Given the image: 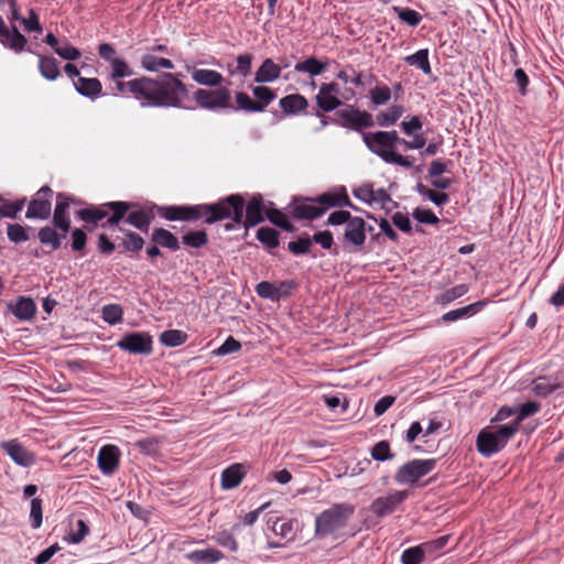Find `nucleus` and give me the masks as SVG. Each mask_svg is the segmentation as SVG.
Masks as SVG:
<instances>
[{
    "mask_svg": "<svg viewBox=\"0 0 564 564\" xmlns=\"http://www.w3.org/2000/svg\"><path fill=\"white\" fill-rule=\"evenodd\" d=\"M133 70L123 58L110 63L109 77L115 82L113 95L132 96L142 107L182 108L188 98L186 85L173 73H162L156 78L142 76L127 82Z\"/></svg>",
    "mask_w": 564,
    "mask_h": 564,
    "instance_id": "1",
    "label": "nucleus"
},
{
    "mask_svg": "<svg viewBox=\"0 0 564 564\" xmlns=\"http://www.w3.org/2000/svg\"><path fill=\"white\" fill-rule=\"evenodd\" d=\"M243 206V196L231 194L212 204L164 207L162 216L167 220L196 221L204 219L208 225L223 220H232L235 224H240Z\"/></svg>",
    "mask_w": 564,
    "mask_h": 564,
    "instance_id": "2",
    "label": "nucleus"
},
{
    "mask_svg": "<svg viewBox=\"0 0 564 564\" xmlns=\"http://www.w3.org/2000/svg\"><path fill=\"white\" fill-rule=\"evenodd\" d=\"M326 225L344 226L343 232L338 236L343 247L349 251H360L367 239L366 221L350 212L339 209L329 214Z\"/></svg>",
    "mask_w": 564,
    "mask_h": 564,
    "instance_id": "3",
    "label": "nucleus"
},
{
    "mask_svg": "<svg viewBox=\"0 0 564 564\" xmlns=\"http://www.w3.org/2000/svg\"><path fill=\"white\" fill-rule=\"evenodd\" d=\"M106 206H108L112 214L105 223H101L104 228L118 226L122 219H126V223L129 225L140 231L148 232L154 218L151 208L139 207L135 203L117 200L106 203Z\"/></svg>",
    "mask_w": 564,
    "mask_h": 564,
    "instance_id": "4",
    "label": "nucleus"
},
{
    "mask_svg": "<svg viewBox=\"0 0 564 564\" xmlns=\"http://www.w3.org/2000/svg\"><path fill=\"white\" fill-rule=\"evenodd\" d=\"M356 508L349 502L335 503L322 511L315 519V535L327 538L337 534L348 525Z\"/></svg>",
    "mask_w": 564,
    "mask_h": 564,
    "instance_id": "5",
    "label": "nucleus"
},
{
    "mask_svg": "<svg viewBox=\"0 0 564 564\" xmlns=\"http://www.w3.org/2000/svg\"><path fill=\"white\" fill-rule=\"evenodd\" d=\"M394 130L362 132V141L366 147L381 158L386 163L410 167L412 161L408 156H403L393 148Z\"/></svg>",
    "mask_w": 564,
    "mask_h": 564,
    "instance_id": "6",
    "label": "nucleus"
},
{
    "mask_svg": "<svg viewBox=\"0 0 564 564\" xmlns=\"http://www.w3.org/2000/svg\"><path fill=\"white\" fill-rule=\"evenodd\" d=\"M516 433L517 427L509 423L498 426L496 431L482 430L477 436V449L489 457L500 452Z\"/></svg>",
    "mask_w": 564,
    "mask_h": 564,
    "instance_id": "7",
    "label": "nucleus"
},
{
    "mask_svg": "<svg viewBox=\"0 0 564 564\" xmlns=\"http://www.w3.org/2000/svg\"><path fill=\"white\" fill-rule=\"evenodd\" d=\"M332 122L354 131L364 132L365 129L372 128L375 126L373 117L366 110H360L352 105H345L338 109L335 113V118Z\"/></svg>",
    "mask_w": 564,
    "mask_h": 564,
    "instance_id": "8",
    "label": "nucleus"
},
{
    "mask_svg": "<svg viewBox=\"0 0 564 564\" xmlns=\"http://www.w3.org/2000/svg\"><path fill=\"white\" fill-rule=\"evenodd\" d=\"M437 460L412 459L400 466L394 475V480L400 485H416L421 478L430 474L436 467Z\"/></svg>",
    "mask_w": 564,
    "mask_h": 564,
    "instance_id": "9",
    "label": "nucleus"
},
{
    "mask_svg": "<svg viewBox=\"0 0 564 564\" xmlns=\"http://www.w3.org/2000/svg\"><path fill=\"white\" fill-rule=\"evenodd\" d=\"M193 98L198 107L207 110L231 109V91L227 87L216 89L198 88Z\"/></svg>",
    "mask_w": 564,
    "mask_h": 564,
    "instance_id": "10",
    "label": "nucleus"
},
{
    "mask_svg": "<svg viewBox=\"0 0 564 564\" xmlns=\"http://www.w3.org/2000/svg\"><path fill=\"white\" fill-rule=\"evenodd\" d=\"M117 346L133 355H150L153 350L152 336L145 332H133L126 334Z\"/></svg>",
    "mask_w": 564,
    "mask_h": 564,
    "instance_id": "11",
    "label": "nucleus"
},
{
    "mask_svg": "<svg viewBox=\"0 0 564 564\" xmlns=\"http://www.w3.org/2000/svg\"><path fill=\"white\" fill-rule=\"evenodd\" d=\"M268 525L276 536H280L285 541L284 543L274 541L268 542L269 549L282 547L286 543L294 541L296 538L299 528V522L296 519H284L276 517L273 520V518H269Z\"/></svg>",
    "mask_w": 564,
    "mask_h": 564,
    "instance_id": "12",
    "label": "nucleus"
},
{
    "mask_svg": "<svg viewBox=\"0 0 564 564\" xmlns=\"http://www.w3.org/2000/svg\"><path fill=\"white\" fill-rule=\"evenodd\" d=\"M263 221V199L261 195L253 196L247 204L245 203L242 220L239 225H243L245 228L254 227ZM237 224L231 220V224H227L225 227L227 230L235 228Z\"/></svg>",
    "mask_w": 564,
    "mask_h": 564,
    "instance_id": "13",
    "label": "nucleus"
},
{
    "mask_svg": "<svg viewBox=\"0 0 564 564\" xmlns=\"http://www.w3.org/2000/svg\"><path fill=\"white\" fill-rule=\"evenodd\" d=\"M313 203H317L321 207H325V212L328 208H341L350 207L357 210V207L351 203L347 189L345 186H340L334 191H328L317 195L311 199Z\"/></svg>",
    "mask_w": 564,
    "mask_h": 564,
    "instance_id": "14",
    "label": "nucleus"
},
{
    "mask_svg": "<svg viewBox=\"0 0 564 564\" xmlns=\"http://www.w3.org/2000/svg\"><path fill=\"white\" fill-rule=\"evenodd\" d=\"M408 491L397 490L389 496L379 497L371 502L370 510L373 514L380 518L391 514L408 498Z\"/></svg>",
    "mask_w": 564,
    "mask_h": 564,
    "instance_id": "15",
    "label": "nucleus"
},
{
    "mask_svg": "<svg viewBox=\"0 0 564 564\" xmlns=\"http://www.w3.org/2000/svg\"><path fill=\"white\" fill-rule=\"evenodd\" d=\"M0 43L15 53H21L24 51L28 40L13 23L11 28H8L0 15Z\"/></svg>",
    "mask_w": 564,
    "mask_h": 564,
    "instance_id": "16",
    "label": "nucleus"
},
{
    "mask_svg": "<svg viewBox=\"0 0 564 564\" xmlns=\"http://www.w3.org/2000/svg\"><path fill=\"white\" fill-rule=\"evenodd\" d=\"M120 456L121 453L118 446L112 444L104 445L97 456L100 471L107 476L115 474L119 468Z\"/></svg>",
    "mask_w": 564,
    "mask_h": 564,
    "instance_id": "17",
    "label": "nucleus"
},
{
    "mask_svg": "<svg viewBox=\"0 0 564 564\" xmlns=\"http://www.w3.org/2000/svg\"><path fill=\"white\" fill-rule=\"evenodd\" d=\"M1 447L17 465L29 467L35 463L34 454L26 449L17 440L3 442Z\"/></svg>",
    "mask_w": 564,
    "mask_h": 564,
    "instance_id": "18",
    "label": "nucleus"
},
{
    "mask_svg": "<svg viewBox=\"0 0 564 564\" xmlns=\"http://www.w3.org/2000/svg\"><path fill=\"white\" fill-rule=\"evenodd\" d=\"M47 194H52V191L47 187H43L37 192V197L29 204L25 215L28 218L45 219L50 216L51 202L45 198Z\"/></svg>",
    "mask_w": 564,
    "mask_h": 564,
    "instance_id": "19",
    "label": "nucleus"
},
{
    "mask_svg": "<svg viewBox=\"0 0 564 564\" xmlns=\"http://www.w3.org/2000/svg\"><path fill=\"white\" fill-rule=\"evenodd\" d=\"M312 198H304L296 202L292 207V216L296 219L313 220L325 214V207H321L317 203H313Z\"/></svg>",
    "mask_w": 564,
    "mask_h": 564,
    "instance_id": "20",
    "label": "nucleus"
},
{
    "mask_svg": "<svg viewBox=\"0 0 564 564\" xmlns=\"http://www.w3.org/2000/svg\"><path fill=\"white\" fill-rule=\"evenodd\" d=\"M186 70L191 74L194 82L203 86L218 87L224 82L223 75L213 69L196 68L187 65Z\"/></svg>",
    "mask_w": 564,
    "mask_h": 564,
    "instance_id": "21",
    "label": "nucleus"
},
{
    "mask_svg": "<svg viewBox=\"0 0 564 564\" xmlns=\"http://www.w3.org/2000/svg\"><path fill=\"white\" fill-rule=\"evenodd\" d=\"M246 476L245 467L241 464H232L221 473V488L232 489L238 487Z\"/></svg>",
    "mask_w": 564,
    "mask_h": 564,
    "instance_id": "22",
    "label": "nucleus"
},
{
    "mask_svg": "<svg viewBox=\"0 0 564 564\" xmlns=\"http://www.w3.org/2000/svg\"><path fill=\"white\" fill-rule=\"evenodd\" d=\"M279 105L285 115H297L307 108L308 101L303 95L291 94L281 98Z\"/></svg>",
    "mask_w": 564,
    "mask_h": 564,
    "instance_id": "23",
    "label": "nucleus"
},
{
    "mask_svg": "<svg viewBox=\"0 0 564 564\" xmlns=\"http://www.w3.org/2000/svg\"><path fill=\"white\" fill-rule=\"evenodd\" d=\"M282 68L271 58H265L254 74L256 83H272L281 75Z\"/></svg>",
    "mask_w": 564,
    "mask_h": 564,
    "instance_id": "24",
    "label": "nucleus"
},
{
    "mask_svg": "<svg viewBox=\"0 0 564 564\" xmlns=\"http://www.w3.org/2000/svg\"><path fill=\"white\" fill-rule=\"evenodd\" d=\"M484 305H485V302H481V301L475 302L469 305H466V306H463V307H459V308H456V310H453V311H449V312L443 314L441 319L444 323H452V322H456L462 318L470 317V316L475 315L476 313H478L484 307Z\"/></svg>",
    "mask_w": 564,
    "mask_h": 564,
    "instance_id": "25",
    "label": "nucleus"
},
{
    "mask_svg": "<svg viewBox=\"0 0 564 564\" xmlns=\"http://www.w3.org/2000/svg\"><path fill=\"white\" fill-rule=\"evenodd\" d=\"M74 86L80 95L91 99L98 97L102 90V85L98 78L78 77V79L74 82Z\"/></svg>",
    "mask_w": 564,
    "mask_h": 564,
    "instance_id": "26",
    "label": "nucleus"
},
{
    "mask_svg": "<svg viewBox=\"0 0 564 564\" xmlns=\"http://www.w3.org/2000/svg\"><path fill=\"white\" fill-rule=\"evenodd\" d=\"M151 240L153 243L160 247L167 248L172 251L180 249V242L175 235L164 228H155L151 234Z\"/></svg>",
    "mask_w": 564,
    "mask_h": 564,
    "instance_id": "27",
    "label": "nucleus"
},
{
    "mask_svg": "<svg viewBox=\"0 0 564 564\" xmlns=\"http://www.w3.org/2000/svg\"><path fill=\"white\" fill-rule=\"evenodd\" d=\"M225 557L217 549L195 550L186 554V558L194 563L214 564Z\"/></svg>",
    "mask_w": 564,
    "mask_h": 564,
    "instance_id": "28",
    "label": "nucleus"
},
{
    "mask_svg": "<svg viewBox=\"0 0 564 564\" xmlns=\"http://www.w3.org/2000/svg\"><path fill=\"white\" fill-rule=\"evenodd\" d=\"M315 100L317 107L324 112H330L336 109L338 110V108L343 106L341 98L333 96L322 85L319 86L318 94L315 96Z\"/></svg>",
    "mask_w": 564,
    "mask_h": 564,
    "instance_id": "29",
    "label": "nucleus"
},
{
    "mask_svg": "<svg viewBox=\"0 0 564 564\" xmlns=\"http://www.w3.org/2000/svg\"><path fill=\"white\" fill-rule=\"evenodd\" d=\"M68 206V202L64 200L62 195H58V200L55 206L53 215V223L57 228H59L64 232V235L70 228V220L67 214Z\"/></svg>",
    "mask_w": 564,
    "mask_h": 564,
    "instance_id": "30",
    "label": "nucleus"
},
{
    "mask_svg": "<svg viewBox=\"0 0 564 564\" xmlns=\"http://www.w3.org/2000/svg\"><path fill=\"white\" fill-rule=\"evenodd\" d=\"M12 313L21 321H30L36 313V305L31 297L20 296L12 308Z\"/></svg>",
    "mask_w": 564,
    "mask_h": 564,
    "instance_id": "31",
    "label": "nucleus"
},
{
    "mask_svg": "<svg viewBox=\"0 0 564 564\" xmlns=\"http://www.w3.org/2000/svg\"><path fill=\"white\" fill-rule=\"evenodd\" d=\"M39 72L47 80H56L61 76L58 62L52 56L39 55Z\"/></svg>",
    "mask_w": 564,
    "mask_h": 564,
    "instance_id": "32",
    "label": "nucleus"
},
{
    "mask_svg": "<svg viewBox=\"0 0 564 564\" xmlns=\"http://www.w3.org/2000/svg\"><path fill=\"white\" fill-rule=\"evenodd\" d=\"M141 66L149 72H158L161 68L173 69L174 64L171 59L158 57L152 53H147L141 57Z\"/></svg>",
    "mask_w": 564,
    "mask_h": 564,
    "instance_id": "33",
    "label": "nucleus"
},
{
    "mask_svg": "<svg viewBox=\"0 0 564 564\" xmlns=\"http://www.w3.org/2000/svg\"><path fill=\"white\" fill-rule=\"evenodd\" d=\"M109 210L108 206L104 204L99 207L83 208L78 210L77 215L87 224L98 225L99 221L108 216Z\"/></svg>",
    "mask_w": 564,
    "mask_h": 564,
    "instance_id": "34",
    "label": "nucleus"
},
{
    "mask_svg": "<svg viewBox=\"0 0 564 564\" xmlns=\"http://www.w3.org/2000/svg\"><path fill=\"white\" fill-rule=\"evenodd\" d=\"M123 232L120 246L127 252H139L144 246V239L137 232L119 228Z\"/></svg>",
    "mask_w": 564,
    "mask_h": 564,
    "instance_id": "35",
    "label": "nucleus"
},
{
    "mask_svg": "<svg viewBox=\"0 0 564 564\" xmlns=\"http://www.w3.org/2000/svg\"><path fill=\"white\" fill-rule=\"evenodd\" d=\"M327 62H321L315 57H308L303 62L295 64L294 69L299 73H308L311 76H317L325 72Z\"/></svg>",
    "mask_w": 564,
    "mask_h": 564,
    "instance_id": "36",
    "label": "nucleus"
},
{
    "mask_svg": "<svg viewBox=\"0 0 564 564\" xmlns=\"http://www.w3.org/2000/svg\"><path fill=\"white\" fill-rule=\"evenodd\" d=\"M406 64L421 69L424 74L430 75L432 69L429 62V51L426 48L419 50L412 55L404 57Z\"/></svg>",
    "mask_w": 564,
    "mask_h": 564,
    "instance_id": "37",
    "label": "nucleus"
},
{
    "mask_svg": "<svg viewBox=\"0 0 564 564\" xmlns=\"http://www.w3.org/2000/svg\"><path fill=\"white\" fill-rule=\"evenodd\" d=\"M541 409V404L539 402H535V401H529V402H525L523 404H521L518 409H517V417L510 422L509 424L510 425H514L517 427V432L519 431V427H520V424L521 422L531 416V415H534L535 413H538Z\"/></svg>",
    "mask_w": 564,
    "mask_h": 564,
    "instance_id": "38",
    "label": "nucleus"
},
{
    "mask_svg": "<svg viewBox=\"0 0 564 564\" xmlns=\"http://www.w3.org/2000/svg\"><path fill=\"white\" fill-rule=\"evenodd\" d=\"M403 115L402 106H391L386 111H381L377 115V123L380 127H389L394 124Z\"/></svg>",
    "mask_w": 564,
    "mask_h": 564,
    "instance_id": "39",
    "label": "nucleus"
},
{
    "mask_svg": "<svg viewBox=\"0 0 564 564\" xmlns=\"http://www.w3.org/2000/svg\"><path fill=\"white\" fill-rule=\"evenodd\" d=\"M256 98L254 102L261 107V112L275 99V93L267 86H256L252 88Z\"/></svg>",
    "mask_w": 564,
    "mask_h": 564,
    "instance_id": "40",
    "label": "nucleus"
},
{
    "mask_svg": "<svg viewBox=\"0 0 564 564\" xmlns=\"http://www.w3.org/2000/svg\"><path fill=\"white\" fill-rule=\"evenodd\" d=\"M187 340V334L180 329H169L161 334L160 341L167 347H177Z\"/></svg>",
    "mask_w": 564,
    "mask_h": 564,
    "instance_id": "41",
    "label": "nucleus"
},
{
    "mask_svg": "<svg viewBox=\"0 0 564 564\" xmlns=\"http://www.w3.org/2000/svg\"><path fill=\"white\" fill-rule=\"evenodd\" d=\"M425 552L423 544L409 547L403 551L401 562L402 564H421L425 558Z\"/></svg>",
    "mask_w": 564,
    "mask_h": 564,
    "instance_id": "42",
    "label": "nucleus"
},
{
    "mask_svg": "<svg viewBox=\"0 0 564 564\" xmlns=\"http://www.w3.org/2000/svg\"><path fill=\"white\" fill-rule=\"evenodd\" d=\"M468 285L467 284H458L451 289H447L445 292H443L438 297L437 302L442 305H446L452 303L453 301L462 297L468 292Z\"/></svg>",
    "mask_w": 564,
    "mask_h": 564,
    "instance_id": "43",
    "label": "nucleus"
},
{
    "mask_svg": "<svg viewBox=\"0 0 564 564\" xmlns=\"http://www.w3.org/2000/svg\"><path fill=\"white\" fill-rule=\"evenodd\" d=\"M416 188L422 196L429 198L437 206H442L448 202V195L444 192L432 189L422 183H417Z\"/></svg>",
    "mask_w": 564,
    "mask_h": 564,
    "instance_id": "44",
    "label": "nucleus"
},
{
    "mask_svg": "<svg viewBox=\"0 0 564 564\" xmlns=\"http://www.w3.org/2000/svg\"><path fill=\"white\" fill-rule=\"evenodd\" d=\"M257 238L270 249L279 246V231L271 227L259 228L257 231Z\"/></svg>",
    "mask_w": 564,
    "mask_h": 564,
    "instance_id": "45",
    "label": "nucleus"
},
{
    "mask_svg": "<svg viewBox=\"0 0 564 564\" xmlns=\"http://www.w3.org/2000/svg\"><path fill=\"white\" fill-rule=\"evenodd\" d=\"M101 316L106 323L116 325L122 321L123 310L119 304H107L102 307Z\"/></svg>",
    "mask_w": 564,
    "mask_h": 564,
    "instance_id": "46",
    "label": "nucleus"
},
{
    "mask_svg": "<svg viewBox=\"0 0 564 564\" xmlns=\"http://www.w3.org/2000/svg\"><path fill=\"white\" fill-rule=\"evenodd\" d=\"M39 239L43 245H50L53 250L61 247V237L52 227H43L39 231Z\"/></svg>",
    "mask_w": 564,
    "mask_h": 564,
    "instance_id": "47",
    "label": "nucleus"
},
{
    "mask_svg": "<svg viewBox=\"0 0 564 564\" xmlns=\"http://www.w3.org/2000/svg\"><path fill=\"white\" fill-rule=\"evenodd\" d=\"M208 242V236L204 230L189 231L183 236V243L192 248H202Z\"/></svg>",
    "mask_w": 564,
    "mask_h": 564,
    "instance_id": "48",
    "label": "nucleus"
},
{
    "mask_svg": "<svg viewBox=\"0 0 564 564\" xmlns=\"http://www.w3.org/2000/svg\"><path fill=\"white\" fill-rule=\"evenodd\" d=\"M251 54H241L237 57V66L232 68L230 65L228 66V70L231 75L239 74L243 77L248 76L251 70Z\"/></svg>",
    "mask_w": 564,
    "mask_h": 564,
    "instance_id": "49",
    "label": "nucleus"
},
{
    "mask_svg": "<svg viewBox=\"0 0 564 564\" xmlns=\"http://www.w3.org/2000/svg\"><path fill=\"white\" fill-rule=\"evenodd\" d=\"M370 99L375 106L386 105L391 99V89L388 86H376L370 90Z\"/></svg>",
    "mask_w": 564,
    "mask_h": 564,
    "instance_id": "50",
    "label": "nucleus"
},
{
    "mask_svg": "<svg viewBox=\"0 0 564 564\" xmlns=\"http://www.w3.org/2000/svg\"><path fill=\"white\" fill-rule=\"evenodd\" d=\"M134 448H137L141 454L144 455H153L159 449V441L155 437H144L138 440L133 443Z\"/></svg>",
    "mask_w": 564,
    "mask_h": 564,
    "instance_id": "51",
    "label": "nucleus"
},
{
    "mask_svg": "<svg viewBox=\"0 0 564 564\" xmlns=\"http://www.w3.org/2000/svg\"><path fill=\"white\" fill-rule=\"evenodd\" d=\"M237 108L247 112H261V107L250 98L246 93L239 91L236 94Z\"/></svg>",
    "mask_w": 564,
    "mask_h": 564,
    "instance_id": "52",
    "label": "nucleus"
},
{
    "mask_svg": "<svg viewBox=\"0 0 564 564\" xmlns=\"http://www.w3.org/2000/svg\"><path fill=\"white\" fill-rule=\"evenodd\" d=\"M214 541L223 547L229 549L231 552H237L239 544L237 539L228 531L218 532L213 536Z\"/></svg>",
    "mask_w": 564,
    "mask_h": 564,
    "instance_id": "53",
    "label": "nucleus"
},
{
    "mask_svg": "<svg viewBox=\"0 0 564 564\" xmlns=\"http://www.w3.org/2000/svg\"><path fill=\"white\" fill-rule=\"evenodd\" d=\"M311 246H312L311 237L305 235L303 237H300L295 241H290L288 245V249L293 254L299 256V254L307 253L311 249Z\"/></svg>",
    "mask_w": 564,
    "mask_h": 564,
    "instance_id": "54",
    "label": "nucleus"
},
{
    "mask_svg": "<svg viewBox=\"0 0 564 564\" xmlns=\"http://www.w3.org/2000/svg\"><path fill=\"white\" fill-rule=\"evenodd\" d=\"M371 457L375 460L384 462L391 459L393 454L390 451V444L387 441L378 442L371 449Z\"/></svg>",
    "mask_w": 564,
    "mask_h": 564,
    "instance_id": "55",
    "label": "nucleus"
},
{
    "mask_svg": "<svg viewBox=\"0 0 564 564\" xmlns=\"http://www.w3.org/2000/svg\"><path fill=\"white\" fill-rule=\"evenodd\" d=\"M322 86L324 88H326V90L328 93H330L333 96L340 97L341 101L343 100L348 101V100L352 99L356 95L355 90L351 88H346L345 91L341 94L340 86L336 82L323 83Z\"/></svg>",
    "mask_w": 564,
    "mask_h": 564,
    "instance_id": "56",
    "label": "nucleus"
},
{
    "mask_svg": "<svg viewBox=\"0 0 564 564\" xmlns=\"http://www.w3.org/2000/svg\"><path fill=\"white\" fill-rule=\"evenodd\" d=\"M30 518L32 521L33 529H39L42 525V521H43L42 499L33 498L31 500Z\"/></svg>",
    "mask_w": 564,
    "mask_h": 564,
    "instance_id": "57",
    "label": "nucleus"
},
{
    "mask_svg": "<svg viewBox=\"0 0 564 564\" xmlns=\"http://www.w3.org/2000/svg\"><path fill=\"white\" fill-rule=\"evenodd\" d=\"M55 53L66 61H76L82 56L80 51L67 42L62 46L55 47Z\"/></svg>",
    "mask_w": 564,
    "mask_h": 564,
    "instance_id": "58",
    "label": "nucleus"
},
{
    "mask_svg": "<svg viewBox=\"0 0 564 564\" xmlns=\"http://www.w3.org/2000/svg\"><path fill=\"white\" fill-rule=\"evenodd\" d=\"M275 291V283H271L268 281H262L258 283L256 286V292L260 297L268 299L271 301H278Z\"/></svg>",
    "mask_w": 564,
    "mask_h": 564,
    "instance_id": "59",
    "label": "nucleus"
},
{
    "mask_svg": "<svg viewBox=\"0 0 564 564\" xmlns=\"http://www.w3.org/2000/svg\"><path fill=\"white\" fill-rule=\"evenodd\" d=\"M21 23L23 24L26 32L41 33L43 31L39 15L33 9L30 10L28 18H22Z\"/></svg>",
    "mask_w": 564,
    "mask_h": 564,
    "instance_id": "60",
    "label": "nucleus"
},
{
    "mask_svg": "<svg viewBox=\"0 0 564 564\" xmlns=\"http://www.w3.org/2000/svg\"><path fill=\"white\" fill-rule=\"evenodd\" d=\"M312 243L321 245L323 249L329 250L334 245V237L329 230L317 231L311 237Z\"/></svg>",
    "mask_w": 564,
    "mask_h": 564,
    "instance_id": "61",
    "label": "nucleus"
},
{
    "mask_svg": "<svg viewBox=\"0 0 564 564\" xmlns=\"http://www.w3.org/2000/svg\"><path fill=\"white\" fill-rule=\"evenodd\" d=\"M269 220L281 227L282 229L286 230V231H293L294 230V226L292 225V223L288 219L286 215L283 214L282 212L280 210H273L272 213L269 214Z\"/></svg>",
    "mask_w": 564,
    "mask_h": 564,
    "instance_id": "62",
    "label": "nucleus"
},
{
    "mask_svg": "<svg viewBox=\"0 0 564 564\" xmlns=\"http://www.w3.org/2000/svg\"><path fill=\"white\" fill-rule=\"evenodd\" d=\"M398 17L410 26L419 25L422 20V17L415 10L409 8L399 9Z\"/></svg>",
    "mask_w": 564,
    "mask_h": 564,
    "instance_id": "63",
    "label": "nucleus"
},
{
    "mask_svg": "<svg viewBox=\"0 0 564 564\" xmlns=\"http://www.w3.org/2000/svg\"><path fill=\"white\" fill-rule=\"evenodd\" d=\"M392 224L405 234H411L412 225L409 216L401 212H397L391 217Z\"/></svg>",
    "mask_w": 564,
    "mask_h": 564,
    "instance_id": "64",
    "label": "nucleus"
}]
</instances>
